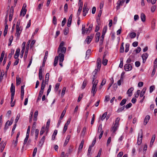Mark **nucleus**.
<instances>
[{"label": "nucleus", "mask_w": 157, "mask_h": 157, "mask_svg": "<svg viewBox=\"0 0 157 157\" xmlns=\"http://www.w3.org/2000/svg\"><path fill=\"white\" fill-rule=\"evenodd\" d=\"M64 43L62 41L58 47L57 52L59 53V64L61 67L63 66L62 63L64 60V54L66 52V48L64 47Z\"/></svg>", "instance_id": "1"}, {"label": "nucleus", "mask_w": 157, "mask_h": 157, "mask_svg": "<svg viewBox=\"0 0 157 157\" xmlns=\"http://www.w3.org/2000/svg\"><path fill=\"white\" fill-rule=\"evenodd\" d=\"M143 136V132L142 130L141 129L138 133V136L137 144L138 145H140L142 143Z\"/></svg>", "instance_id": "2"}, {"label": "nucleus", "mask_w": 157, "mask_h": 157, "mask_svg": "<svg viewBox=\"0 0 157 157\" xmlns=\"http://www.w3.org/2000/svg\"><path fill=\"white\" fill-rule=\"evenodd\" d=\"M16 31L15 33L16 36H17V38L19 39L22 30V28H16Z\"/></svg>", "instance_id": "3"}, {"label": "nucleus", "mask_w": 157, "mask_h": 157, "mask_svg": "<svg viewBox=\"0 0 157 157\" xmlns=\"http://www.w3.org/2000/svg\"><path fill=\"white\" fill-rule=\"evenodd\" d=\"M44 80L42 81V82L41 85V90L39 92V95L42 96L43 94L44 90L45 87V84H44Z\"/></svg>", "instance_id": "4"}, {"label": "nucleus", "mask_w": 157, "mask_h": 157, "mask_svg": "<svg viewBox=\"0 0 157 157\" xmlns=\"http://www.w3.org/2000/svg\"><path fill=\"white\" fill-rule=\"evenodd\" d=\"M156 69H157V58L154 62V68L151 75L152 76H153L155 74Z\"/></svg>", "instance_id": "5"}, {"label": "nucleus", "mask_w": 157, "mask_h": 157, "mask_svg": "<svg viewBox=\"0 0 157 157\" xmlns=\"http://www.w3.org/2000/svg\"><path fill=\"white\" fill-rule=\"evenodd\" d=\"M124 69L126 71H131L132 68V66L130 64H126L124 66Z\"/></svg>", "instance_id": "6"}, {"label": "nucleus", "mask_w": 157, "mask_h": 157, "mask_svg": "<svg viewBox=\"0 0 157 157\" xmlns=\"http://www.w3.org/2000/svg\"><path fill=\"white\" fill-rule=\"evenodd\" d=\"M93 34H92L90 36H88L85 40V42H87L88 44H89L93 38Z\"/></svg>", "instance_id": "7"}, {"label": "nucleus", "mask_w": 157, "mask_h": 157, "mask_svg": "<svg viewBox=\"0 0 157 157\" xmlns=\"http://www.w3.org/2000/svg\"><path fill=\"white\" fill-rule=\"evenodd\" d=\"M46 131V134H47L48 131H47V130L46 129V128L45 127V125H44L41 128V130L40 132V135L41 136L42 135L43 133L45 131Z\"/></svg>", "instance_id": "8"}, {"label": "nucleus", "mask_w": 157, "mask_h": 157, "mask_svg": "<svg viewBox=\"0 0 157 157\" xmlns=\"http://www.w3.org/2000/svg\"><path fill=\"white\" fill-rule=\"evenodd\" d=\"M134 89L133 87H131L128 90L127 92V94L128 95L129 97H130L132 95V91Z\"/></svg>", "instance_id": "9"}, {"label": "nucleus", "mask_w": 157, "mask_h": 157, "mask_svg": "<svg viewBox=\"0 0 157 157\" xmlns=\"http://www.w3.org/2000/svg\"><path fill=\"white\" fill-rule=\"evenodd\" d=\"M20 49L19 48H17L16 50V52L14 55V58L15 59L18 58L19 55Z\"/></svg>", "instance_id": "10"}, {"label": "nucleus", "mask_w": 157, "mask_h": 157, "mask_svg": "<svg viewBox=\"0 0 157 157\" xmlns=\"http://www.w3.org/2000/svg\"><path fill=\"white\" fill-rule=\"evenodd\" d=\"M123 2L124 1L121 0H118L117 1V6L116 7L117 10L120 9L121 6H122Z\"/></svg>", "instance_id": "11"}, {"label": "nucleus", "mask_w": 157, "mask_h": 157, "mask_svg": "<svg viewBox=\"0 0 157 157\" xmlns=\"http://www.w3.org/2000/svg\"><path fill=\"white\" fill-rule=\"evenodd\" d=\"M87 29H85V24H83L82 25V34H84L85 33H89V31H87Z\"/></svg>", "instance_id": "12"}, {"label": "nucleus", "mask_w": 157, "mask_h": 157, "mask_svg": "<svg viewBox=\"0 0 157 157\" xmlns=\"http://www.w3.org/2000/svg\"><path fill=\"white\" fill-rule=\"evenodd\" d=\"M150 119V116L148 115H147L146 116V117L145 118V119L144 120V125H146V124H147V123L148 122Z\"/></svg>", "instance_id": "13"}, {"label": "nucleus", "mask_w": 157, "mask_h": 157, "mask_svg": "<svg viewBox=\"0 0 157 157\" xmlns=\"http://www.w3.org/2000/svg\"><path fill=\"white\" fill-rule=\"evenodd\" d=\"M82 6L83 4L82 2H81L80 4L78 10V12H77V15L79 16L82 10Z\"/></svg>", "instance_id": "14"}, {"label": "nucleus", "mask_w": 157, "mask_h": 157, "mask_svg": "<svg viewBox=\"0 0 157 157\" xmlns=\"http://www.w3.org/2000/svg\"><path fill=\"white\" fill-rule=\"evenodd\" d=\"M49 74L48 73H47L45 75V81H44V84H45V85L46 84L48 83V82L49 80Z\"/></svg>", "instance_id": "15"}, {"label": "nucleus", "mask_w": 157, "mask_h": 157, "mask_svg": "<svg viewBox=\"0 0 157 157\" xmlns=\"http://www.w3.org/2000/svg\"><path fill=\"white\" fill-rule=\"evenodd\" d=\"M15 86H13V83H12L10 90L11 94H15Z\"/></svg>", "instance_id": "16"}, {"label": "nucleus", "mask_w": 157, "mask_h": 157, "mask_svg": "<svg viewBox=\"0 0 157 157\" xmlns=\"http://www.w3.org/2000/svg\"><path fill=\"white\" fill-rule=\"evenodd\" d=\"M87 4L85 3L84 5L83 8V12H86V13H88V11L89 10V9L87 7Z\"/></svg>", "instance_id": "17"}, {"label": "nucleus", "mask_w": 157, "mask_h": 157, "mask_svg": "<svg viewBox=\"0 0 157 157\" xmlns=\"http://www.w3.org/2000/svg\"><path fill=\"white\" fill-rule=\"evenodd\" d=\"M97 88L96 86H93L91 92L93 94V96H94L97 90Z\"/></svg>", "instance_id": "18"}, {"label": "nucleus", "mask_w": 157, "mask_h": 157, "mask_svg": "<svg viewBox=\"0 0 157 157\" xmlns=\"http://www.w3.org/2000/svg\"><path fill=\"white\" fill-rule=\"evenodd\" d=\"M27 10L25 8H22L20 13V15H21L23 14V16H24L26 14Z\"/></svg>", "instance_id": "19"}, {"label": "nucleus", "mask_w": 157, "mask_h": 157, "mask_svg": "<svg viewBox=\"0 0 157 157\" xmlns=\"http://www.w3.org/2000/svg\"><path fill=\"white\" fill-rule=\"evenodd\" d=\"M29 48V46H27L25 51V55L24 57V60H25L27 58V54L28 53V49Z\"/></svg>", "instance_id": "20"}, {"label": "nucleus", "mask_w": 157, "mask_h": 157, "mask_svg": "<svg viewBox=\"0 0 157 157\" xmlns=\"http://www.w3.org/2000/svg\"><path fill=\"white\" fill-rule=\"evenodd\" d=\"M140 18L141 21L144 22L146 20V16L143 13H142L140 15Z\"/></svg>", "instance_id": "21"}, {"label": "nucleus", "mask_w": 157, "mask_h": 157, "mask_svg": "<svg viewBox=\"0 0 157 157\" xmlns=\"http://www.w3.org/2000/svg\"><path fill=\"white\" fill-rule=\"evenodd\" d=\"M45 139V136H43L42 137L41 139L39 144V145L40 146H42V145L44 144V141Z\"/></svg>", "instance_id": "22"}, {"label": "nucleus", "mask_w": 157, "mask_h": 157, "mask_svg": "<svg viewBox=\"0 0 157 157\" xmlns=\"http://www.w3.org/2000/svg\"><path fill=\"white\" fill-rule=\"evenodd\" d=\"M91 52V50L90 49L88 50L86 53V59H88Z\"/></svg>", "instance_id": "23"}, {"label": "nucleus", "mask_w": 157, "mask_h": 157, "mask_svg": "<svg viewBox=\"0 0 157 157\" xmlns=\"http://www.w3.org/2000/svg\"><path fill=\"white\" fill-rule=\"evenodd\" d=\"M100 36V34L98 32L96 33L95 36L96 42H98L99 40V37Z\"/></svg>", "instance_id": "24"}, {"label": "nucleus", "mask_w": 157, "mask_h": 157, "mask_svg": "<svg viewBox=\"0 0 157 157\" xmlns=\"http://www.w3.org/2000/svg\"><path fill=\"white\" fill-rule=\"evenodd\" d=\"M21 82V79L19 78L18 76H17L16 78V85H18L20 84Z\"/></svg>", "instance_id": "25"}, {"label": "nucleus", "mask_w": 157, "mask_h": 157, "mask_svg": "<svg viewBox=\"0 0 157 157\" xmlns=\"http://www.w3.org/2000/svg\"><path fill=\"white\" fill-rule=\"evenodd\" d=\"M146 90V88L145 87H144L143 88L140 95V97H142L144 96Z\"/></svg>", "instance_id": "26"}, {"label": "nucleus", "mask_w": 157, "mask_h": 157, "mask_svg": "<svg viewBox=\"0 0 157 157\" xmlns=\"http://www.w3.org/2000/svg\"><path fill=\"white\" fill-rule=\"evenodd\" d=\"M59 57V56H56L55 57V60H54V64H53L54 66L55 67L57 65V64L58 63Z\"/></svg>", "instance_id": "27"}, {"label": "nucleus", "mask_w": 157, "mask_h": 157, "mask_svg": "<svg viewBox=\"0 0 157 157\" xmlns=\"http://www.w3.org/2000/svg\"><path fill=\"white\" fill-rule=\"evenodd\" d=\"M84 143V140H82L80 144L79 145V148H78V150H81L82 149V148L83 146V144Z\"/></svg>", "instance_id": "28"}, {"label": "nucleus", "mask_w": 157, "mask_h": 157, "mask_svg": "<svg viewBox=\"0 0 157 157\" xmlns=\"http://www.w3.org/2000/svg\"><path fill=\"white\" fill-rule=\"evenodd\" d=\"M66 109L67 108L66 107L65 109H64V110H63V112H62L60 117V119H62L63 118V117H64L66 111Z\"/></svg>", "instance_id": "29"}, {"label": "nucleus", "mask_w": 157, "mask_h": 157, "mask_svg": "<svg viewBox=\"0 0 157 157\" xmlns=\"http://www.w3.org/2000/svg\"><path fill=\"white\" fill-rule=\"evenodd\" d=\"M148 55L147 53L143 54L142 56L143 59H144L145 61H146L148 57Z\"/></svg>", "instance_id": "30"}, {"label": "nucleus", "mask_w": 157, "mask_h": 157, "mask_svg": "<svg viewBox=\"0 0 157 157\" xmlns=\"http://www.w3.org/2000/svg\"><path fill=\"white\" fill-rule=\"evenodd\" d=\"M119 126V125H116V124H115L114 126H113V128H112V131L113 132H115L117 130V128H118Z\"/></svg>", "instance_id": "31"}, {"label": "nucleus", "mask_w": 157, "mask_h": 157, "mask_svg": "<svg viewBox=\"0 0 157 157\" xmlns=\"http://www.w3.org/2000/svg\"><path fill=\"white\" fill-rule=\"evenodd\" d=\"M57 133V131L56 130H55L52 135V140H54L55 138V137Z\"/></svg>", "instance_id": "32"}, {"label": "nucleus", "mask_w": 157, "mask_h": 157, "mask_svg": "<svg viewBox=\"0 0 157 157\" xmlns=\"http://www.w3.org/2000/svg\"><path fill=\"white\" fill-rule=\"evenodd\" d=\"M50 119H48L46 125V129L47 130V131L48 130V128L50 124Z\"/></svg>", "instance_id": "33"}, {"label": "nucleus", "mask_w": 157, "mask_h": 157, "mask_svg": "<svg viewBox=\"0 0 157 157\" xmlns=\"http://www.w3.org/2000/svg\"><path fill=\"white\" fill-rule=\"evenodd\" d=\"M129 44L128 43H127L125 44V52H128L129 49Z\"/></svg>", "instance_id": "34"}, {"label": "nucleus", "mask_w": 157, "mask_h": 157, "mask_svg": "<svg viewBox=\"0 0 157 157\" xmlns=\"http://www.w3.org/2000/svg\"><path fill=\"white\" fill-rule=\"evenodd\" d=\"M155 135H153L152 136V137L151 141V143L150 145L151 146L152 145L155 141Z\"/></svg>", "instance_id": "35"}, {"label": "nucleus", "mask_w": 157, "mask_h": 157, "mask_svg": "<svg viewBox=\"0 0 157 157\" xmlns=\"http://www.w3.org/2000/svg\"><path fill=\"white\" fill-rule=\"evenodd\" d=\"M39 130L37 129H36L35 130V139L36 140L38 138V135L39 134Z\"/></svg>", "instance_id": "36"}, {"label": "nucleus", "mask_w": 157, "mask_h": 157, "mask_svg": "<svg viewBox=\"0 0 157 157\" xmlns=\"http://www.w3.org/2000/svg\"><path fill=\"white\" fill-rule=\"evenodd\" d=\"M107 112H105L102 115L101 117V121H103L104 119L106 117V116L107 115Z\"/></svg>", "instance_id": "37"}, {"label": "nucleus", "mask_w": 157, "mask_h": 157, "mask_svg": "<svg viewBox=\"0 0 157 157\" xmlns=\"http://www.w3.org/2000/svg\"><path fill=\"white\" fill-rule=\"evenodd\" d=\"M129 36L131 38H135L136 36V34L134 32H132L129 34Z\"/></svg>", "instance_id": "38"}, {"label": "nucleus", "mask_w": 157, "mask_h": 157, "mask_svg": "<svg viewBox=\"0 0 157 157\" xmlns=\"http://www.w3.org/2000/svg\"><path fill=\"white\" fill-rule=\"evenodd\" d=\"M107 62L108 60L107 59H104V56L102 60V64L105 66L107 64Z\"/></svg>", "instance_id": "39"}, {"label": "nucleus", "mask_w": 157, "mask_h": 157, "mask_svg": "<svg viewBox=\"0 0 157 157\" xmlns=\"http://www.w3.org/2000/svg\"><path fill=\"white\" fill-rule=\"evenodd\" d=\"M102 124H100L98 128V132H101L103 131V130H102Z\"/></svg>", "instance_id": "40"}, {"label": "nucleus", "mask_w": 157, "mask_h": 157, "mask_svg": "<svg viewBox=\"0 0 157 157\" xmlns=\"http://www.w3.org/2000/svg\"><path fill=\"white\" fill-rule=\"evenodd\" d=\"M53 23L55 25H56L57 24V19L56 17L55 16H54L53 17Z\"/></svg>", "instance_id": "41"}, {"label": "nucleus", "mask_w": 157, "mask_h": 157, "mask_svg": "<svg viewBox=\"0 0 157 157\" xmlns=\"http://www.w3.org/2000/svg\"><path fill=\"white\" fill-rule=\"evenodd\" d=\"M87 82L86 80H84V82H83V84H82V89H83L85 88L86 86V85Z\"/></svg>", "instance_id": "42"}, {"label": "nucleus", "mask_w": 157, "mask_h": 157, "mask_svg": "<svg viewBox=\"0 0 157 157\" xmlns=\"http://www.w3.org/2000/svg\"><path fill=\"white\" fill-rule=\"evenodd\" d=\"M140 90H138L137 91L136 93L135 94V97L136 98H138L139 95L140 94Z\"/></svg>", "instance_id": "43"}, {"label": "nucleus", "mask_w": 157, "mask_h": 157, "mask_svg": "<svg viewBox=\"0 0 157 157\" xmlns=\"http://www.w3.org/2000/svg\"><path fill=\"white\" fill-rule=\"evenodd\" d=\"M20 113H18L16 117V118L15 119V120L16 123H17V122L18 120H19V119L20 118Z\"/></svg>", "instance_id": "44"}, {"label": "nucleus", "mask_w": 157, "mask_h": 157, "mask_svg": "<svg viewBox=\"0 0 157 157\" xmlns=\"http://www.w3.org/2000/svg\"><path fill=\"white\" fill-rule=\"evenodd\" d=\"M93 27V25L90 24V25L89 28L87 29L86 31H89V33L90 31L91 30L92 28Z\"/></svg>", "instance_id": "45"}, {"label": "nucleus", "mask_w": 157, "mask_h": 157, "mask_svg": "<svg viewBox=\"0 0 157 157\" xmlns=\"http://www.w3.org/2000/svg\"><path fill=\"white\" fill-rule=\"evenodd\" d=\"M126 100L125 99H123L120 103V105L121 106H122L124 105L126 102Z\"/></svg>", "instance_id": "46"}, {"label": "nucleus", "mask_w": 157, "mask_h": 157, "mask_svg": "<svg viewBox=\"0 0 157 157\" xmlns=\"http://www.w3.org/2000/svg\"><path fill=\"white\" fill-rule=\"evenodd\" d=\"M64 34L65 35H67L68 33V29L66 28L63 30Z\"/></svg>", "instance_id": "47"}, {"label": "nucleus", "mask_w": 157, "mask_h": 157, "mask_svg": "<svg viewBox=\"0 0 157 157\" xmlns=\"http://www.w3.org/2000/svg\"><path fill=\"white\" fill-rule=\"evenodd\" d=\"M13 40V36H11L9 38V43L8 44L9 46H10Z\"/></svg>", "instance_id": "48"}, {"label": "nucleus", "mask_w": 157, "mask_h": 157, "mask_svg": "<svg viewBox=\"0 0 157 157\" xmlns=\"http://www.w3.org/2000/svg\"><path fill=\"white\" fill-rule=\"evenodd\" d=\"M48 51H46L45 53V56L44 57V60L46 61L48 56Z\"/></svg>", "instance_id": "49"}, {"label": "nucleus", "mask_w": 157, "mask_h": 157, "mask_svg": "<svg viewBox=\"0 0 157 157\" xmlns=\"http://www.w3.org/2000/svg\"><path fill=\"white\" fill-rule=\"evenodd\" d=\"M29 136L26 135V137H25V140H24V141L23 144L24 145H25L27 143V142L28 140V139H29Z\"/></svg>", "instance_id": "50"}, {"label": "nucleus", "mask_w": 157, "mask_h": 157, "mask_svg": "<svg viewBox=\"0 0 157 157\" xmlns=\"http://www.w3.org/2000/svg\"><path fill=\"white\" fill-rule=\"evenodd\" d=\"M107 30V26H104V27L103 30H102V33H103L104 34H105L106 33V32Z\"/></svg>", "instance_id": "51"}, {"label": "nucleus", "mask_w": 157, "mask_h": 157, "mask_svg": "<svg viewBox=\"0 0 157 157\" xmlns=\"http://www.w3.org/2000/svg\"><path fill=\"white\" fill-rule=\"evenodd\" d=\"M37 151V147L35 148L33 150V157H34L36 155Z\"/></svg>", "instance_id": "52"}, {"label": "nucleus", "mask_w": 157, "mask_h": 157, "mask_svg": "<svg viewBox=\"0 0 157 157\" xmlns=\"http://www.w3.org/2000/svg\"><path fill=\"white\" fill-rule=\"evenodd\" d=\"M141 50V48L139 47H138L137 48V49L136 50H135V51L136 52V53H138L140 52Z\"/></svg>", "instance_id": "53"}, {"label": "nucleus", "mask_w": 157, "mask_h": 157, "mask_svg": "<svg viewBox=\"0 0 157 157\" xmlns=\"http://www.w3.org/2000/svg\"><path fill=\"white\" fill-rule=\"evenodd\" d=\"M155 88L154 86H151L150 87V92L151 93L154 90Z\"/></svg>", "instance_id": "54"}, {"label": "nucleus", "mask_w": 157, "mask_h": 157, "mask_svg": "<svg viewBox=\"0 0 157 157\" xmlns=\"http://www.w3.org/2000/svg\"><path fill=\"white\" fill-rule=\"evenodd\" d=\"M39 79L40 80H41L43 78V77L42 76V73L40 71L39 72Z\"/></svg>", "instance_id": "55"}, {"label": "nucleus", "mask_w": 157, "mask_h": 157, "mask_svg": "<svg viewBox=\"0 0 157 157\" xmlns=\"http://www.w3.org/2000/svg\"><path fill=\"white\" fill-rule=\"evenodd\" d=\"M120 120V118L119 117H117L115 121V124H116V125H119V122Z\"/></svg>", "instance_id": "56"}, {"label": "nucleus", "mask_w": 157, "mask_h": 157, "mask_svg": "<svg viewBox=\"0 0 157 157\" xmlns=\"http://www.w3.org/2000/svg\"><path fill=\"white\" fill-rule=\"evenodd\" d=\"M14 50L13 49H11V52L9 55V57L11 58L12 55H13L14 53Z\"/></svg>", "instance_id": "57"}, {"label": "nucleus", "mask_w": 157, "mask_h": 157, "mask_svg": "<svg viewBox=\"0 0 157 157\" xmlns=\"http://www.w3.org/2000/svg\"><path fill=\"white\" fill-rule=\"evenodd\" d=\"M4 73H2V71L1 73L0 76V82H2V81L3 79V76L4 75Z\"/></svg>", "instance_id": "58"}, {"label": "nucleus", "mask_w": 157, "mask_h": 157, "mask_svg": "<svg viewBox=\"0 0 157 157\" xmlns=\"http://www.w3.org/2000/svg\"><path fill=\"white\" fill-rule=\"evenodd\" d=\"M95 119V115L94 114L93 115L91 119V124H93L94 123V120Z\"/></svg>", "instance_id": "59"}, {"label": "nucleus", "mask_w": 157, "mask_h": 157, "mask_svg": "<svg viewBox=\"0 0 157 157\" xmlns=\"http://www.w3.org/2000/svg\"><path fill=\"white\" fill-rule=\"evenodd\" d=\"M101 63H97V68L99 70L101 67Z\"/></svg>", "instance_id": "60"}, {"label": "nucleus", "mask_w": 157, "mask_h": 157, "mask_svg": "<svg viewBox=\"0 0 157 157\" xmlns=\"http://www.w3.org/2000/svg\"><path fill=\"white\" fill-rule=\"evenodd\" d=\"M92 146H89V148L88 149V153H87V155H90V152L91 150V148H92Z\"/></svg>", "instance_id": "61"}, {"label": "nucleus", "mask_w": 157, "mask_h": 157, "mask_svg": "<svg viewBox=\"0 0 157 157\" xmlns=\"http://www.w3.org/2000/svg\"><path fill=\"white\" fill-rule=\"evenodd\" d=\"M66 90V88L65 87H63V88L62 93H61V95L63 96L65 94V92Z\"/></svg>", "instance_id": "62"}, {"label": "nucleus", "mask_w": 157, "mask_h": 157, "mask_svg": "<svg viewBox=\"0 0 157 157\" xmlns=\"http://www.w3.org/2000/svg\"><path fill=\"white\" fill-rule=\"evenodd\" d=\"M124 52V48L123 45H121L120 49V52L121 53H123Z\"/></svg>", "instance_id": "63"}, {"label": "nucleus", "mask_w": 157, "mask_h": 157, "mask_svg": "<svg viewBox=\"0 0 157 157\" xmlns=\"http://www.w3.org/2000/svg\"><path fill=\"white\" fill-rule=\"evenodd\" d=\"M123 152L122 151L120 152L118 154L117 156V157H121L123 155Z\"/></svg>", "instance_id": "64"}]
</instances>
